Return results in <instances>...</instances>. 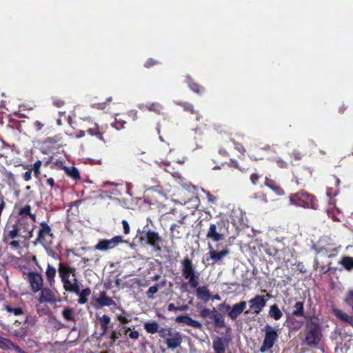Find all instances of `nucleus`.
I'll use <instances>...</instances> for the list:
<instances>
[{"instance_id":"obj_42","label":"nucleus","mask_w":353,"mask_h":353,"mask_svg":"<svg viewBox=\"0 0 353 353\" xmlns=\"http://www.w3.org/2000/svg\"><path fill=\"white\" fill-rule=\"evenodd\" d=\"M36 323V319L34 316L31 315L26 314L25 319L23 320V326L27 329L29 327H32Z\"/></svg>"},{"instance_id":"obj_12","label":"nucleus","mask_w":353,"mask_h":353,"mask_svg":"<svg viewBox=\"0 0 353 353\" xmlns=\"http://www.w3.org/2000/svg\"><path fill=\"white\" fill-rule=\"evenodd\" d=\"M124 242L121 236H114L110 239H102L99 241L95 245L94 250L101 252H106L108 250H112L119 245L120 243Z\"/></svg>"},{"instance_id":"obj_40","label":"nucleus","mask_w":353,"mask_h":353,"mask_svg":"<svg viewBox=\"0 0 353 353\" xmlns=\"http://www.w3.org/2000/svg\"><path fill=\"white\" fill-rule=\"evenodd\" d=\"M6 183L10 188H14L17 183L15 176L10 171H6L5 172Z\"/></svg>"},{"instance_id":"obj_33","label":"nucleus","mask_w":353,"mask_h":353,"mask_svg":"<svg viewBox=\"0 0 353 353\" xmlns=\"http://www.w3.org/2000/svg\"><path fill=\"white\" fill-rule=\"evenodd\" d=\"M143 327L148 334L158 333L160 330L159 324L157 321H147L143 323Z\"/></svg>"},{"instance_id":"obj_29","label":"nucleus","mask_w":353,"mask_h":353,"mask_svg":"<svg viewBox=\"0 0 353 353\" xmlns=\"http://www.w3.org/2000/svg\"><path fill=\"white\" fill-rule=\"evenodd\" d=\"M88 134L91 136H95L98 139L103 141V128H100L97 123H93L91 126L87 130Z\"/></svg>"},{"instance_id":"obj_24","label":"nucleus","mask_w":353,"mask_h":353,"mask_svg":"<svg viewBox=\"0 0 353 353\" xmlns=\"http://www.w3.org/2000/svg\"><path fill=\"white\" fill-rule=\"evenodd\" d=\"M196 294L198 299L202 300L204 303H207L211 298V294L207 286H197L196 288Z\"/></svg>"},{"instance_id":"obj_31","label":"nucleus","mask_w":353,"mask_h":353,"mask_svg":"<svg viewBox=\"0 0 353 353\" xmlns=\"http://www.w3.org/2000/svg\"><path fill=\"white\" fill-rule=\"evenodd\" d=\"M333 313L334 314L335 316L341 320V321L345 322L348 323L349 325H353V317L351 316H349L347 314L343 312L339 309L337 308H333Z\"/></svg>"},{"instance_id":"obj_49","label":"nucleus","mask_w":353,"mask_h":353,"mask_svg":"<svg viewBox=\"0 0 353 353\" xmlns=\"http://www.w3.org/2000/svg\"><path fill=\"white\" fill-rule=\"evenodd\" d=\"M317 254H321L324 256H327L328 257L331 258L334 256H335L334 253H330V251L325 248V247H321L318 249H315Z\"/></svg>"},{"instance_id":"obj_54","label":"nucleus","mask_w":353,"mask_h":353,"mask_svg":"<svg viewBox=\"0 0 353 353\" xmlns=\"http://www.w3.org/2000/svg\"><path fill=\"white\" fill-rule=\"evenodd\" d=\"M33 127L36 131L43 132L45 127V123L39 121H35L33 123Z\"/></svg>"},{"instance_id":"obj_14","label":"nucleus","mask_w":353,"mask_h":353,"mask_svg":"<svg viewBox=\"0 0 353 353\" xmlns=\"http://www.w3.org/2000/svg\"><path fill=\"white\" fill-rule=\"evenodd\" d=\"M30 285L31 290L34 292H37L42 290L43 286V279L41 274L38 272H29L25 278Z\"/></svg>"},{"instance_id":"obj_16","label":"nucleus","mask_w":353,"mask_h":353,"mask_svg":"<svg viewBox=\"0 0 353 353\" xmlns=\"http://www.w3.org/2000/svg\"><path fill=\"white\" fill-rule=\"evenodd\" d=\"M15 224L18 226L19 229H20V231L22 232V238L27 239L31 236L33 229L25 218L19 217Z\"/></svg>"},{"instance_id":"obj_56","label":"nucleus","mask_w":353,"mask_h":353,"mask_svg":"<svg viewBox=\"0 0 353 353\" xmlns=\"http://www.w3.org/2000/svg\"><path fill=\"white\" fill-rule=\"evenodd\" d=\"M121 333L116 331V330H113L111 334H110V339L111 340V343L112 344H114L117 341V340L119 338V336H121Z\"/></svg>"},{"instance_id":"obj_9","label":"nucleus","mask_w":353,"mask_h":353,"mask_svg":"<svg viewBox=\"0 0 353 353\" xmlns=\"http://www.w3.org/2000/svg\"><path fill=\"white\" fill-rule=\"evenodd\" d=\"M247 303L245 301H241L230 307L225 303L219 305L220 310L225 309L228 316L232 321H235L238 316L245 310Z\"/></svg>"},{"instance_id":"obj_44","label":"nucleus","mask_w":353,"mask_h":353,"mask_svg":"<svg viewBox=\"0 0 353 353\" xmlns=\"http://www.w3.org/2000/svg\"><path fill=\"white\" fill-rule=\"evenodd\" d=\"M119 310L121 312V314L117 315V319L119 321L120 323L123 324L128 323L130 321V320L125 316V314H127V312L121 307H119Z\"/></svg>"},{"instance_id":"obj_60","label":"nucleus","mask_w":353,"mask_h":353,"mask_svg":"<svg viewBox=\"0 0 353 353\" xmlns=\"http://www.w3.org/2000/svg\"><path fill=\"white\" fill-rule=\"evenodd\" d=\"M327 216L331 218L334 221H340V219L334 214L333 209H329L327 210Z\"/></svg>"},{"instance_id":"obj_10","label":"nucleus","mask_w":353,"mask_h":353,"mask_svg":"<svg viewBox=\"0 0 353 353\" xmlns=\"http://www.w3.org/2000/svg\"><path fill=\"white\" fill-rule=\"evenodd\" d=\"M224 221H219L216 223H210L206 236L214 242H219L225 238V234L222 232Z\"/></svg>"},{"instance_id":"obj_57","label":"nucleus","mask_w":353,"mask_h":353,"mask_svg":"<svg viewBox=\"0 0 353 353\" xmlns=\"http://www.w3.org/2000/svg\"><path fill=\"white\" fill-rule=\"evenodd\" d=\"M261 176L257 173H252L250 175V179L252 182V183L254 185H257L259 183V179H261Z\"/></svg>"},{"instance_id":"obj_8","label":"nucleus","mask_w":353,"mask_h":353,"mask_svg":"<svg viewBox=\"0 0 353 353\" xmlns=\"http://www.w3.org/2000/svg\"><path fill=\"white\" fill-rule=\"evenodd\" d=\"M142 241H145L146 243L152 247L157 252L161 251V244L163 243V238L159 235L157 232L152 230H148L144 232L143 235L141 237Z\"/></svg>"},{"instance_id":"obj_13","label":"nucleus","mask_w":353,"mask_h":353,"mask_svg":"<svg viewBox=\"0 0 353 353\" xmlns=\"http://www.w3.org/2000/svg\"><path fill=\"white\" fill-rule=\"evenodd\" d=\"M230 252V251L228 246H225L221 251H217L214 250L211 245H209V256L206 255L205 259L207 261L212 260V264L221 263L222 262V259L228 255Z\"/></svg>"},{"instance_id":"obj_47","label":"nucleus","mask_w":353,"mask_h":353,"mask_svg":"<svg viewBox=\"0 0 353 353\" xmlns=\"http://www.w3.org/2000/svg\"><path fill=\"white\" fill-rule=\"evenodd\" d=\"M252 199L255 200H259L263 203H267L268 201L266 194L262 192L255 193L252 196Z\"/></svg>"},{"instance_id":"obj_41","label":"nucleus","mask_w":353,"mask_h":353,"mask_svg":"<svg viewBox=\"0 0 353 353\" xmlns=\"http://www.w3.org/2000/svg\"><path fill=\"white\" fill-rule=\"evenodd\" d=\"M176 104L181 106L184 111L191 114L194 113V108L192 103L186 101H176Z\"/></svg>"},{"instance_id":"obj_20","label":"nucleus","mask_w":353,"mask_h":353,"mask_svg":"<svg viewBox=\"0 0 353 353\" xmlns=\"http://www.w3.org/2000/svg\"><path fill=\"white\" fill-rule=\"evenodd\" d=\"M39 298V303H54L57 301L55 294L49 288H42Z\"/></svg>"},{"instance_id":"obj_46","label":"nucleus","mask_w":353,"mask_h":353,"mask_svg":"<svg viewBox=\"0 0 353 353\" xmlns=\"http://www.w3.org/2000/svg\"><path fill=\"white\" fill-rule=\"evenodd\" d=\"M42 165V161L41 160L37 161L32 167V172L33 171L34 175L35 177H39V176L41 174L40 168Z\"/></svg>"},{"instance_id":"obj_62","label":"nucleus","mask_w":353,"mask_h":353,"mask_svg":"<svg viewBox=\"0 0 353 353\" xmlns=\"http://www.w3.org/2000/svg\"><path fill=\"white\" fill-rule=\"evenodd\" d=\"M54 325L53 327L57 330H61L65 327L64 324L62 323L60 321L57 320L55 318L54 319Z\"/></svg>"},{"instance_id":"obj_25","label":"nucleus","mask_w":353,"mask_h":353,"mask_svg":"<svg viewBox=\"0 0 353 353\" xmlns=\"http://www.w3.org/2000/svg\"><path fill=\"white\" fill-rule=\"evenodd\" d=\"M3 307L9 314L15 316L25 314V310L20 306H14L13 304L6 303Z\"/></svg>"},{"instance_id":"obj_28","label":"nucleus","mask_w":353,"mask_h":353,"mask_svg":"<svg viewBox=\"0 0 353 353\" xmlns=\"http://www.w3.org/2000/svg\"><path fill=\"white\" fill-rule=\"evenodd\" d=\"M56 273V268L53 267L51 264L48 263L45 274L46 276V281L48 283L49 285L51 287L54 285L55 283Z\"/></svg>"},{"instance_id":"obj_37","label":"nucleus","mask_w":353,"mask_h":353,"mask_svg":"<svg viewBox=\"0 0 353 353\" xmlns=\"http://www.w3.org/2000/svg\"><path fill=\"white\" fill-rule=\"evenodd\" d=\"M62 139V136L60 134H56L53 137H47L43 141V143L48 146H54L59 143Z\"/></svg>"},{"instance_id":"obj_23","label":"nucleus","mask_w":353,"mask_h":353,"mask_svg":"<svg viewBox=\"0 0 353 353\" xmlns=\"http://www.w3.org/2000/svg\"><path fill=\"white\" fill-rule=\"evenodd\" d=\"M265 185L271 189L278 196H283L285 194L284 190L274 179L265 177Z\"/></svg>"},{"instance_id":"obj_45","label":"nucleus","mask_w":353,"mask_h":353,"mask_svg":"<svg viewBox=\"0 0 353 353\" xmlns=\"http://www.w3.org/2000/svg\"><path fill=\"white\" fill-rule=\"evenodd\" d=\"M31 205H26L24 207L20 208L18 212L19 217L25 218L26 216H28L31 212Z\"/></svg>"},{"instance_id":"obj_39","label":"nucleus","mask_w":353,"mask_h":353,"mask_svg":"<svg viewBox=\"0 0 353 353\" xmlns=\"http://www.w3.org/2000/svg\"><path fill=\"white\" fill-rule=\"evenodd\" d=\"M339 263L347 271L353 270V257L349 256H343Z\"/></svg>"},{"instance_id":"obj_61","label":"nucleus","mask_w":353,"mask_h":353,"mask_svg":"<svg viewBox=\"0 0 353 353\" xmlns=\"http://www.w3.org/2000/svg\"><path fill=\"white\" fill-rule=\"evenodd\" d=\"M121 223L123 225L124 234H128L130 231V228L128 222L126 220H123Z\"/></svg>"},{"instance_id":"obj_34","label":"nucleus","mask_w":353,"mask_h":353,"mask_svg":"<svg viewBox=\"0 0 353 353\" xmlns=\"http://www.w3.org/2000/svg\"><path fill=\"white\" fill-rule=\"evenodd\" d=\"M187 82L188 84V87L191 89L192 92L199 94L204 93V87L195 83L190 77H187Z\"/></svg>"},{"instance_id":"obj_63","label":"nucleus","mask_w":353,"mask_h":353,"mask_svg":"<svg viewBox=\"0 0 353 353\" xmlns=\"http://www.w3.org/2000/svg\"><path fill=\"white\" fill-rule=\"evenodd\" d=\"M276 162L277 165L281 168H286L288 167L287 162L280 158L276 159Z\"/></svg>"},{"instance_id":"obj_30","label":"nucleus","mask_w":353,"mask_h":353,"mask_svg":"<svg viewBox=\"0 0 353 353\" xmlns=\"http://www.w3.org/2000/svg\"><path fill=\"white\" fill-rule=\"evenodd\" d=\"M61 315L66 322L76 323L75 312L72 307L69 306L64 307L61 312Z\"/></svg>"},{"instance_id":"obj_36","label":"nucleus","mask_w":353,"mask_h":353,"mask_svg":"<svg viewBox=\"0 0 353 353\" xmlns=\"http://www.w3.org/2000/svg\"><path fill=\"white\" fill-rule=\"evenodd\" d=\"M269 316L273 319L278 321L283 316V313L278 305L274 304L270 307Z\"/></svg>"},{"instance_id":"obj_59","label":"nucleus","mask_w":353,"mask_h":353,"mask_svg":"<svg viewBox=\"0 0 353 353\" xmlns=\"http://www.w3.org/2000/svg\"><path fill=\"white\" fill-rule=\"evenodd\" d=\"M125 124V122H124V121L116 120L112 125L114 128H115L117 130H119L123 128Z\"/></svg>"},{"instance_id":"obj_51","label":"nucleus","mask_w":353,"mask_h":353,"mask_svg":"<svg viewBox=\"0 0 353 353\" xmlns=\"http://www.w3.org/2000/svg\"><path fill=\"white\" fill-rule=\"evenodd\" d=\"M52 104L57 108L63 107L65 103V101L63 99L59 98L58 97H52Z\"/></svg>"},{"instance_id":"obj_18","label":"nucleus","mask_w":353,"mask_h":353,"mask_svg":"<svg viewBox=\"0 0 353 353\" xmlns=\"http://www.w3.org/2000/svg\"><path fill=\"white\" fill-rule=\"evenodd\" d=\"M213 312L214 314L212 316H210V319L213 320L214 327L219 329L226 328V332H230L231 328L225 325L223 316L219 312H218V311L216 310L214 308Z\"/></svg>"},{"instance_id":"obj_22","label":"nucleus","mask_w":353,"mask_h":353,"mask_svg":"<svg viewBox=\"0 0 353 353\" xmlns=\"http://www.w3.org/2000/svg\"><path fill=\"white\" fill-rule=\"evenodd\" d=\"M175 321L176 323H183V324L192 326V327L197 328V329L202 328V324L200 322L192 319L188 314L180 315V316H177L175 319Z\"/></svg>"},{"instance_id":"obj_38","label":"nucleus","mask_w":353,"mask_h":353,"mask_svg":"<svg viewBox=\"0 0 353 353\" xmlns=\"http://www.w3.org/2000/svg\"><path fill=\"white\" fill-rule=\"evenodd\" d=\"M145 107L149 111L153 112L157 114L163 113V106L158 102L147 104Z\"/></svg>"},{"instance_id":"obj_3","label":"nucleus","mask_w":353,"mask_h":353,"mask_svg":"<svg viewBox=\"0 0 353 353\" xmlns=\"http://www.w3.org/2000/svg\"><path fill=\"white\" fill-rule=\"evenodd\" d=\"M289 199L291 204L299 207L313 210H317L319 208L316 197L303 190L295 194H291Z\"/></svg>"},{"instance_id":"obj_64","label":"nucleus","mask_w":353,"mask_h":353,"mask_svg":"<svg viewBox=\"0 0 353 353\" xmlns=\"http://www.w3.org/2000/svg\"><path fill=\"white\" fill-rule=\"evenodd\" d=\"M229 165L232 168H234L240 170H242L241 168L239 166L238 161L235 159H230L229 162Z\"/></svg>"},{"instance_id":"obj_27","label":"nucleus","mask_w":353,"mask_h":353,"mask_svg":"<svg viewBox=\"0 0 353 353\" xmlns=\"http://www.w3.org/2000/svg\"><path fill=\"white\" fill-rule=\"evenodd\" d=\"M83 250H88L90 252V257L84 256L82 258L81 261L88 265V262L90 261H93L95 264L99 263L101 256L99 255L98 253L95 251L96 250L90 248H83Z\"/></svg>"},{"instance_id":"obj_43","label":"nucleus","mask_w":353,"mask_h":353,"mask_svg":"<svg viewBox=\"0 0 353 353\" xmlns=\"http://www.w3.org/2000/svg\"><path fill=\"white\" fill-rule=\"evenodd\" d=\"M158 333L161 338L165 339V340L173 334L172 328L170 327H161Z\"/></svg>"},{"instance_id":"obj_1","label":"nucleus","mask_w":353,"mask_h":353,"mask_svg":"<svg viewBox=\"0 0 353 353\" xmlns=\"http://www.w3.org/2000/svg\"><path fill=\"white\" fill-rule=\"evenodd\" d=\"M58 273L63 283V289L68 292H78L77 268L68 263L60 262L58 265Z\"/></svg>"},{"instance_id":"obj_52","label":"nucleus","mask_w":353,"mask_h":353,"mask_svg":"<svg viewBox=\"0 0 353 353\" xmlns=\"http://www.w3.org/2000/svg\"><path fill=\"white\" fill-rule=\"evenodd\" d=\"M213 312H214V309L212 310H211L208 309V308H204V309L201 310V312L199 313V315L203 319H206L207 317H210V316H212L214 314Z\"/></svg>"},{"instance_id":"obj_53","label":"nucleus","mask_w":353,"mask_h":353,"mask_svg":"<svg viewBox=\"0 0 353 353\" xmlns=\"http://www.w3.org/2000/svg\"><path fill=\"white\" fill-rule=\"evenodd\" d=\"M345 303L351 306L353 310V291L350 290L348 292L345 300Z\"/></svg>"},{"instance_id":"obj_26","label":"nucleus","mask_w":353,"mask_h":353,"mask_svg":"<svg viewBox=\"0 0 353 353\" xmlns=\"http://www.w3.org/2000/svg\"><path fill=\"white\" fill-rule=\"evenodd\" d=\"M97 321L100 325V328L101 330V335H105L109 328V325L111 321L110 317L107 314H103L101 316L97 317Z\"/></svg>"},{"instance_id":"obj_7","label":"nucleus","mask_w":353,"mask_h":353,"mask_svg":"<svg viewBox=\"0 0 353 353\" xmlns=\"http://www.w3.org/2000/svg\"><path fill=\"white\" fill-rule=\"evenodd\" d=\"M292 305L291 315L296 317H305L304 302L297 301L296 298L290 297L284 300V305L282 309L285 314L290 312V305Z\"/></svg>"},{"instance_id":"obj_5","label":"nucleus","mask_w":353,"mask_h":353,"mask_svg":"<svg viewBox=\"0 0 353 353\" xmlns=\"http://www.w3.org/2000/svg\"><path fill=\"white\" fill-rule=\"evenodd\" d=\"M54 239V235L51 227L45 221L41 222L37 232V241L46 249H48L52 246Z\"/></svg>"},{"instance_id":"obj_58","label":"nucleus","mask_w":353,"mask_h":353,"mask_svg":"<svg viewBox=\"0 0 353 353\" xmlns=\"http://www.w3.org/2000/svg\"><path fill=\"white\" fill-rule=\"evenodd\" d=\"M232 142L234 145L235 149L240 153L244 154L245 152V149L241 143H237L235 141H232Z\"/></svg>"},{"instance_id":"obj_21","label":"nucleus","mask_w":353,"mask_h":353,"mask_svg":"<svg viewBox=\"0 0 353 353\" xmlns=\"http://www.w3.org/2000/svg\"><path fill=\"white\" fill-rule=\"evenodd\" d=\"M183 223V219H182L179 221V224L174 223L170 226L171 239L181 238L185 231V227L182 225Z\"/></svg>"},{"instance_id":"obj_15","label":"nucleus","mask_w":353,"mask_h":353,"mask_svg":"<svg viewBox=\"0 0 353 353\" xmlns=\"http://www.w3.org/2000/svg\"><path fill=\"white\" fill-rule=\"evenodd\" d=\"M23 234L18 226L14 223H7L3 232V241L7 242L10 239H15L17 237H21Z\"/></svg>"},{"instance_id":"obj_35","label":"nucleus","mask_w":353,"mask_h":353,"mask_svg":"<svg viewBox=\"0 0 353 353\" xmlns=\"http://www.w3.org/2000/svg\"><path fill=\"white\" fill-rule=\"evenodd\" d=\"M65 173L74 181L80 179V173L78 169L74 166L71 167H63Z\"/></svg>"},{"instance_id":"obj_4","label":"nucleus","mask_w":353,"mask_h":353,"mask_svg":"<svg viewBox=\"0 0 353 353\" xmlns=\"http://www.w3.org/2000/svg\"><path fill=\"white\" fill-rule=\"evenodd\" d=\"M181 265L182 276L188 281L185 285H189L191 288H197L200 273L196 270L192 259L187 256L181 261Z\"/></svg>"},{"instance_id":"obj_17","label":"nucleus","mask_w":353,"mask_h":353,"mask_svg":"<svg viewBox=\"0 0 353 353\" xmlns=\"http://www.w3.org/2000/svg\"><path fill=\"white\" fill-rule=\"evenodd\" d=\"M182 341L183 339L181 333L175 332L169 338L166 339L165 343L168 349L174 350L181 345Z\"/></svg>"},{"instance_id":"obj_19","label":"nucleus","mask_w":353,"mask_h":353,"mask_svg":"<svg viewBox=\"0 0 353 353\" xmlns=\"http://www.w3.org/2000/svg\"><path fill=\"white\" fill-rule=\"evenodd\" d=\"M94 301L98 303V306L96 307H103L105 306H111L116 305L115 302L112 300L111 297L107 296L106 292L101 291L99 293V296L97 298H94Z\"/></svg>"},{"instance_id":"obj_55","label":"nucleus","mask_w":353,"mask_h":353,"mask_svg":"<svg viewBox=\"0 0 353 353\" xmlns=\"http://www.w3.org/2000/svg\"><path fill=\"white\" fill-rule=\"evenodd\" d=\"M290 156L294 160L299 161L303 158V154L298 150H294Z\"/></svg>"},{"instance_id":"obj_2","label":"nucleus","mask_w":353,"mask_h":353,"mask_svg":"<svg viewBox=\"0 0 353 353\" xmlns=\"http://www.w3.org/2000/svg\"><path fill=\"white\" fill-rule=\"evenodd\" d=\"M323 336L322 326L318 317H310L306 325L305 343L310 347H316Z\"/></svg>"},{"instance_id":"obj_48","label":"nucleus","mask_w":353,"mask_h":353,"mask_svg":"<svg viewBox=\"0 0 353 353\" xmlns=\"http://www.w3.org/2000/svg\"><path fill=\"white\" fill-rule=\"evenodd\" d=\"M159 286V284H156L149 288V289L146 292V295L149 299H153L154 298V294L158 292Z\"/></svg>"},{"instance_id":"obj_32","label":"nucleus","mask_w":353,"mask_h":353,"mask_svg":"<svg viewBox=\"0 0 353 353\" xmlns=\"http://www.w3.org/2000/svg\"><path fill=\"white\" fill-rule=\"evenodd\" d=\"M74 293L79 295L78 303L83 305L88 302L87 296H88L91 294V290L90 288H86L81 291L79 282L78 292Z\"/></svg>"},{"instance_id":"obj_11","label":"nucleus","mask_w":353,"mask_h":353,"mask_svg":"<svg viewBox=\"0 0 353 353\" xmlns=\"http://www.w3.org/2000/svg\"><path fill=\"white\" fill-rule=\"evenodd\" d=\"M267 301L263 296L256 295L248 301L249 309L245 311V314H259L265 307Z\"/></svg>"},{"instance_id":"obj_6","label":"nucleus","mask_w":353,"mask_h":353,"mask_svg":"<svg viewBox=\"0 0 353 353\" xmlns=\"http://www.w3.org/2000/svg\"><path fill=\"white\" fill-rule=\"evenodd\" d=\"M263 330L265 332V336L260 352L264 353L273 347L279 338V334L274 327L268 324L264 327Z\"/></svg>"},{"instance_id":"obj_50","label":"nucleus","mask_w":353,"mask_h":353,"mask_svg":"<svg viewBox=\"0 0 353 353\" xmlns=\"http://www.w3.org/2000/svg\"><path fill=\"white\" fill-rule=\"evenodd\" d=\"M159 64H161V61H159V60H156L152 58H149L145 61L144 67H145L147 68H152L156 65H159Z\"/></svg>"}]
</instances>
